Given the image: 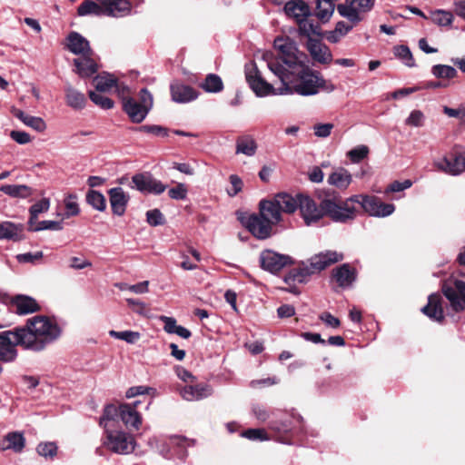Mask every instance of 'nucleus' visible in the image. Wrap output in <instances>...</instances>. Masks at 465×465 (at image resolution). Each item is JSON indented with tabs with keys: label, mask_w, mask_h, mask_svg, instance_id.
<instances>
[{
	"label": "nucleus",
	"mask_w": 465,
	"mask_h": 465,
	"mask_svg": "<svg viewBox=\"0 0 465 465\" xmlns=\"http://www.w3.org/2000/svg\"><path fill=\"white\" fill-rule=\"evenodd\" d=\"M262 59L266 63L268 69L279 78L281 86L275 88L262 77L254 64H248L245 65L246 81L250 88L259 97L292 94L312 96L320 92L331 93L336 89L331 81L326 80L321 73L310 68L306 62L302 64L299 68L286 73L270 51L262 52Z\"/></svg>",
	"instance_id": "1"
},
{
	"label": "nucleus",
	"mask_w": 465,
	"mask_h": 465,
	"mask_svg": "<svg viewBox=\"0 0 465 465\" xmlns=\"http://www.w3.org/2000/svg\"><path fill=\"white\" fill-rule=\"evenodd\" d=\"M354 203H359L364 212L371 216L387 217L393 213L395 206L392 203H384L373 195L357 194L351 197Z\"/></svg>",
	"instance_id": "7"
},
{
	"label": "nucleus",
	"mask_w": 465,
	"mask_h": 465,
	"mask_svg": "<svg viewBox=\"0 0 465 465\" xmlns=\"http://www.w3.org/2000/svg\"><path fill=\"white\" fill-rule=\"evenodd\" d=\"M440 302V295L430 294L428 299V304L421 309L422 312L436 322H441L444 318V313Z\"/></svg>",
	"instance_id": "26"
},
{
	"label": "nucleus",
	"mask_w": 465,
	"mask_h": 465,
	"mask_svg": "<svg viewBox=\"0 0 465 465\" xmlns=\"http://www.w3.org/2000/svg\"><path fill=\"white\" fill-rule=\"evenodd\" d=\"M200 86L206 93H219L223 89V83L222 78L215 74H209L206 75L204 81Z\"/></svg>",
	"instance_id": "40"
},
{
	"label": "nucleus",
	"mask_w": 465,
	"mask_h": 465,
	"mask_svg": "<svg viewBox=\"0 0 465 465\" xmlns=\"http://www.w3.org/2000/svg\"><path fill=\"white\" fill-rule=\"evenodd\" d=\"M341 260H343V254L341 252H337L335 251H326L320 252L309 260L308 265L303 264V266L301 267L296 272H291L289 277L286 278V282L288 279L292 278L293 281L302 282L305 277L316 272H320L331 264L338 262Z\"/></svg>",
	"instance_id": "4"
},
{
	"label": "nucleus",
	"mask_w": 465,
	"mask_h": 465,
	"mask_svg": "<svg viewBox=\"0 0 465 465\" xmlns=\"http://www.w3.org/2000/svg\"><path fill=\"white\" fill-rule=\"evenodd\" d=\"M119 416L126 427L138 430L142 424V417L135 410V406L122 404L119 406Z\"/></svg>",
	"instance_id": "23"
},
{
	"label": "nucleus",
	"mask_w": 465,
	"mask_h": 465,
	"mask_svg": "<svg viewBox=\"0 0 465 465\" xmlns=\"http://www.w3.org/2000/svg\"><path fill=\"white\" fill-rule=\"evenodd\" d=\"M93 83L97 92L104 93L110 91L116 84V79L112 74H103L95 76Z\"/></svg>",
	"instance_id": "39"
},
{
	"label": "nucleus",
	"mask_w": 465,
	"mask_h": 465,
	"mask_svg": "<svg viewBox=\"0 0 465 465\" xmlns=\"http://www.w3.org/2000/svg\"><path fill=\"white\" fill-rule=\"evenodd\" d=\"M23 336L20 329L0 332V360L11 361L16 357V345L24 347Z\"/></svg>",
	"instance_id": "9"
},
{
	"label": "nucleus",
	"mask_w": 465,
	"mask_h": 465,
	"mask_svg": "<svg viewBox=\"0 0 465 465\" xmlns=\"http://www.w3.org/2000/svg\"><path fill=\"white\" fill-rule=\"evenodd\" d=\"M292 262V260L290 256L278 253L272 250H264L260 254L261 267L272 273L280 272Z\"/></svg>",
	"instance_id": "13"
},
{
	"label": "nucleus",
	"mask_w": 465,
	"mask_h": 465,
	"mask_svg": "<svg viewBox=\"0 0 465 465\" xmlns=\"http://www.w3.org/2000/svg\"><path fill=\"white\" fill-rule=\"evenodd\" d=\"M67 48L77 55L93 54L88 40L76 32H72L67 36Z\"/></svg>",
	"instance_id": "21"
},
{
	"label": "nucleus",
	"mask_w": 465,
	"mask_h": 465,
	"mask_svg": "<svg viewBox=\"0 0 465 465\" xmlns=\"http://www.w3.org/2000/svg\"><path fill=\"white\" fill-rule=\"evenodd\" d=\"M229 180L232 188L227 189V193L232 197L242 191L243 183L242 179L236 174H231Z\"/></svg>",
	"instance_id": "59"
},
{
	"label": "nucleus",
	"mask_w": 465,
	"mask_h": 465,
	"mask_svg": "<svg viewBox=\"0 0 465 465\" xmlns=\"http://www.w3.org/2000/svg\"><path fill=\"white\" fill-rule=\"evenodd\" d=\"M369 153V149L365 145L357 146L348 152V157L353 163H359L364 159Z\"/></svg>",
	"instance_id": "54"
},
{
	"label": "nucleus",
	"mask_w": 465,
	"mask_h": 465,
	"mask_svg": "<svg viewBox=\"0 0 465 465\" xmlns=\"http://www.w3.org/2000/svg\"><path fill=\"white\" fill-rule=\"evenodd\" d=\"M431 73L437 78L452 79L457 75L454 67L446 64H436L432 66Z\"/></svg>",
	"instance_id": "45"
},
{
	"label": "nucleus",
	"mask_w": 465,
	"mask_h": 465,
	"mask_svg": "<svg viewBox=\"0 0 465 465\" xmlns=\"http://www.w3.org/2000/svg\"><path fill=\"white\" fill-rule=\"evenodd\" d=\"M299 208L306 225L310 226L319 222L325 216V209L322 207V201L320 205L307 195H299Z\"/></svg>",
	"instance_id": "11"
},
{
	"label": "nucleus",
	"mask_w": 465,
	"mask_h": 465,
	"mask_svg": "<svg viewBox=\"0 0 465 465\" xmlns=\"http://www.w3.org/2000/svg\"><path fill=\"white\" fill-rule=\"evenodd\" d=\"M146 221L152 226H158L164 223V218L158 209H153L146 213Z\"/></svg>",
	"instance_id": "56"
},
{
	"label": "nucleus",
	"mask_w": 465,
	"mask_h": 465,
	"mask_svg": "<svg viewBox=\"0 0 465 465\" xmlns=\"http://www.w3.org/2000/svg\"><path fill=\"white\" fill-rule=\"evenodd\" d=\"M76 199H77V197L74 194H69L64 199V206L66 209V212L64 213V218L75 216L79 213L80 209H79L78 203L76 202Z\"/></svg>",
	"instance_id": "48"
},
{
	"label": "nucleus",
	"mask_w": 465,
	"mask_h": 465,
	"mask_svg": "<svg viewBox=\"0 0 465 465\" xmlns=\"http://www.w3.org/2000/svg\"><path fill=\"white\" fill-rule=\"evenodd\" d=\"M333 127L334 125L331 123L315 124L313 127L314 134L315 136L321 138L328 137L331 134Z\"/></svg>",
	"instance_id": "60"
},
{
	"label": "nucleus",
	"mask_w": 465,
	"mask_h": 465,
	"mask_svg": "<svg viewBox=\"0 0 465 465\" xmlns=\"http://www.w3.org/2000/svg\"><path fill=\"white\" fill-rule=\"evenodd\" d=\"M170 198L173 200H183L187 196V188L183 183H178L168 191Z\"/></svg>",
	"instance_id": "58"
},
{
	"label": "nucleus",
	"mask_w": 465,
	"mask_h": 465,
	"mask_svg": "<svg viewBox=\"0 0 465 465\" xmlns=\"http://www.w3.org/2000/svg\"><path fill=\"white\" fill-rule=\"evenodd\" d=\"M244 224L249 232L257 239L264 240L272 235L273 225L261 214L249 216Z\"/></svg>",
	"instance_id": "14"
},
{
	"label": "nucleus",
	"mask_w": 465,
	"mask_h": 465,
	"mask_svg": "<svg viewBox=\"0 0 465 465\" xmlns=\"http://www.w3.org/2000/svg\"><path fill=\"white\" fill-rule=\"evenodd\" d=\"M256 149V143L251 137H242L237 140L236 153H242L247 156H252L254 155Z\"/></svg>",
	"instance_id": "41"
},
{
	"label": "nucleus",
	"mask_w": 465,
	"mask_h": 465,
	"mask_svg": "<svg viewBox=\"0 0 465 465\" xmlns=\"http://www.w3.org/2000/svg\"><path fill=\"white\" fill-rule=\"evenodd\" d=\"M193 443L194 441L193 440L181 436H172L169 438V444L173 449H176L177 455L180 458H183L185 456L186 448L193 445Z\"/></svg>",
	"instance_id": "42"
},
{
	"label": "nucleus",
	"mask_w": 465,
	"mask_h": 465,
	"mask_svg": "<svg viewBox=\"0 0 465 465\" xmlns=\"http://www.w3.org/2000/svg\"><path fill=\"white\" fill-rule=\"evenodd\" d=\"M212 387L204 383L186 385L180 390L181 396L189 401H200L212 395Z\"/></svg>",
	"instance_id": "20"
},
{
	"label": "nucleus",
	"mask_w": 465,
	"mask_h": 465,
	"mask_svg": "<svg viewBox=\"0 0 465 465\" xmlns=\"http://www.w3.org/2000/svg\"><path fill=\"white\" fill-rule=\"evenodd\" d=\"M429 19L438 26H450L454 20V15L450 11L436 9L430 13Z\"/></svg>",
	"instance_id": "38"
},
{
	"label": "nucleus",
	"mask_w": 465,
	"mask_h": 465,
	"mask_svg": "<svg viewBox=\"0 0 465 465\" xmlns=\"http://www.w3.org/2000/svg\"><path fill=\"white\" fill-rule=\"evenodd\" d=\"M334 278L340 286L346 287L355 280V272L347 263L342 264L334 271Z\"/></svg>",
	"instance_id": "35"
},
{
	"label": "nucleus",
	"mask_w": 465,
	"mask_h": 465,
	"mask_svg": "<svg viewBox=\"0 0 465 465\" xmlns=\"http://www.w3.org/2000/svg\"><path fill=\"white\" fill-rule=\"evenodd\" d=\"M5 445L2 446L3 450H13L15 452H20L25 447V439L20 432H10L3 440Z\"/></svg>",
	"instance_id": "36"
},
{
	"label": "nucleus",
	"mask_w": 465,
	"mask_h": 465,
	"mask_svg": "<svg viewBox=\"0 0 465 465\" xmlns=\"http://www.w3.org/2000/svg\"><path fill=\"white\" fill-rule=\"evenodd\" d=\"M86 202L95 210L103 212L106 208L104 196L98 191L91 190L86 194Z\"/></svg>",
	"instance_id": "43"
},
{
	"label": "nucleus",
	"mask_w": 465,
	"mask_h": 465,
	"mask_svg": "<svg viewBox=\"0 0 465 465\" xmlns=\"http://www.w3.org/2000/svg\"><path fill=\"white\" fill-rule=\"evenodd\" d=\"M170 89L172 99L175 103H189L198 97V93L193 87L180 82L173 83Z\"/></svg>",
	"instance_id": "18"
},
{
	"label": "nucleus",
	"mask_w": 465,
	"mask_h": 465,
	"mask_svg": "<svg viewBox=\"0 0 465 465\" xmlns=\"http://www.w3.org/2000/svg\"><path fill=\"white\" fill-rule=\"evenodd\" d=\"M24 238V225L11 222H3L0 224V239L21 241Z\"/></svg>",
	"instance_id": "27"
},
{
	"label": "nucleus",
	"mask_w": 465,
	"mask_h": 465,
	"mask_svg": "<svg viewBox=\"0 0 465 465\" xmlns=\"http://www.w3.org/2000/svg\"><path fill=\"white\" fill-rule=\"evenodd\" d=\"M19 329L24 348L35 351L44 350L61 334L58 324L45 316H35L27 321L25 327Z\"/></svg>",
	"instance_id": "2"
},
{
	"label": "nucleus",
	"mask_w": 465,
	"mask_h": 465,
	"mask_svg": "<svg viewBox=\"0 0 465 465\" xmlns=\"http://www.w3.org/2000/svg\"><path fill=\"white\" fill-rule=\"evenodd\" d=\"M119 415V407L108 405L104 408V414L100 419V425L108 430V422L114 420Z\"/></svg>",
	"instance_id": "50"
},
{
	"label": "nucleus",
	"mask_w": 465,
	"mask_h": 465,
	"mask_svg": "<svg viewBox=\"0 0 465 465\" xmlns=\"http://www.w3.org/2000/svg\"><path fill=\"white\" fill-rule=\"evenodd\" d=\"M319 319L323 322L327 326L331 328H338L341 324V322L338 318L331 315L330 312H324L320 314Z\"/></svg>",
	"instance_id": "62"
},
{
	"label": "nucleus",
	"mask_w": 465,
	"mask_h": 465,
	"mask_svg": "<svg viewBox=\"0 0 465 465\" xmlns=\"http://www.w3.org/2000/svg\"><path fill=\"white\" fill-rule=\"evenodd\" d=\"M15 305L19 314L32 313L39 309L35 300L28 296H17L15 300Z\"/></svg>",
	"instance_id": "37"
},
{
	"label": "nucleus",
	"mask_w": 465,
	"mask_h": 465,
	"mask_svg": "<svg viewBox=\"0 0 465 465\" xmlns=\"http://www.w3.org/2000/svg\"><path fill=\"white\" fill-rule=\"evenodd\" d=\"M107 6V15L114 17L124 16L131 12L130 0H97Z\"/></svg>",
	"instance_id": "24"
},
{
	"label": "nucleus",
	"mask_w": 465,
	"mask_h": 465,
	"mask_svg": "<svg viewBox=\"0 0 465 465\" xmlns=\"http://www.w3.org/2000/svg\"><path fill=\"white\" fill-rule=\"evenodd\" d=\"M273 199L281 211L284 213H292L299 206V195L295 198L289 193H281L275 195Z\"/></svg>",
	"instance_id": "32"
},
{
	"label": "nucleus",
	"mask_w": 465,
	"mask_h": 465,
	"mask_svg": "<svg viewBox=\"0 0 465 465\" xmlns=\"http://www.w3.org/2000/svg\"><path fill=\"white\" fill-rule=\"evenodd\" d=\"M77 14L80 16L95 15L102 16L107 15V6L101 3H96L93 0H84L77 8Z\"/></svg>",
	"instance_id": "29"
},
{
	"label": "nucleus",
	"mask_w": 465,
	"mask_h": 465,
	"mask_svg": "<svg viewBox=\"0 0 465 465\" xmlns=\"http://www.w3.org/2000/svg\"><path fill=\"white\" fill-rule=\"evenodd\" d=\"M37 452L43 457L53 458L56 455L57 446L54 442H44L37 446Z\"/></svg>",
	"instance_id": "53"
},
{
	"label": "nucleus",
	"mask_w": 465,
	"mask_h": 465,
	"mask_svg": "<svg viewBox=\"0 0 465 465\" xmlns=\"http://www.w3.org/2000/svg\"><path fill=\"white\" fill-rule=\"evenodd\" d=\"M108 194L113 213L117 216L124 215L129 202L128 194L121 187L110 189Z\"/></svg>",
	"instance_id": "17"
},
{
	"label": "nucleus",
	"mask_w": 465,
	"mask_h": 465,
	"mask_svg": "<svg viewBox=\"0 0 465 465\" xmlns=\"http://www.w3.org/2000/svg\"><path fill=\"white\" fill-rule=\"evenodd\" d=\"M273 47L278 53L276 56L278 63L284 68L286 73L294 68H299L302 64L306 62V54L300 52L294 40L289 36H279L274 39Z\"/></svg>",
	"instance_id": "3"
},
{
	"label": "nucleus",
	"mask_w": 465,
	"mask_h": 465,
	"mask_svg": "<svg viewBox=\"0 0 465 465\" xmlns=\"http://www.w3.org/2000/svg\"><path fill=\"white\" fill-rule=\"evenodd\" d=\"M425 123V115L420 110H413L405 120V124L411 127H421Z\"/></svg>",
	"instance_id": "49"
},
{
	"label": "nucleus",
	"mask_w": 465,
	"mask_h": 465,
	"mask_svg": "<svg viewBox=\"0 0 465 465\" xmlns=\"http://www.w3.org/2000/svg\"><path fill=\"white\" fill-rule=\"evenodd\" d=\"M109 335L113 338L124 341L129 344L135 343L141 338L140 332L134 331H116L111 330V331H109Z\"/></svg>",
	"instance_id": "46"
},
{
	"label": "nucleus",
	"mask_w": 465,
	"mask_h": 465,
	"mask_svg": "<svg viewBox=\"0 0 465 465\" xmlns=\"http://www.w3.org/2000/svg\"><path fill=\"white\" fill-rule=\"evenodd\" d=\"M282 211L273 200H262L260 203V214L272 225L277 224L282 219Z\"/></svg>",
	"instance_id": "25"
},
{
	"label": "nucleus",
	"mask_w": 465,
	"mask_h": 465,
	"mask_svg": "<svg viewBox=\"0 0 465 465\" xmlns=\"http://www.w3.org/2000/svg\"><path fill=\"white\" fill-rule=\"evenodd\" d=\"M89 97L91 101L103 109H111L114 107V103L112 99L103 95L100 92L90 91Z\"/></svg>",
	"instance_id": "47"
},
{
	"label": "nucleus",
	"mask_w": 465,
	"mask_h": 465,
	"mask_svg": "<svg viewBox=\"0 0 465 465\" xmlns=\"http://www.w3.org/2000/svg\"><path fill=\"white\" fill-rule=\"evenodd\" d=\"M412 183L410 180H405L403 182H398L395 181L392 183L390 184L388 189L386 190V193H398L401 192L405 189H408L411 186Z\"/></svg>",
	"instance_id": "63"
},
{
	"label": "nucleus",
	"mask_w": 465,
	"mask_h": 465,
	"mask_svg": "<svg viewBox=\"0 0 465 465\" xmlns=\"http://www.w3.org/2000/svg\"><path fill=\"white\" fill-rule=\"evenodd\" d=\"M394 55L400 59L406 66L413 67L415 61L410 48L406 45H398L393 48Z\"/></svg>",
	"instance_id": "44"
},
{
	"label": "nucleus",
	"mask_w": 465,
	"mask_h": 465,
	"mask_svg": "<svg viewBox=\"0 0 465 465\" xmlns=\"http://www.w3.org/2000/svg\"><path fill=\"white\" fill-rule=\"evenodd\" d=\"M337 11L340 15L346 18L353 25H358L362 20L361 13L355 8L350 0H345L344 3L339 4L337 5Z\"/></svg>",
	"instance_id": "30"
},
{
	"label": "nucleus",
	"mask_w": 465,
	"mask_h": 465,
	"mask_svg": "<svg viewBox=\"0 0 465 465\" xmlns=\"http://www.w3.org/2000/svg\"><path fill=\"white\" fill-rule=\"evenodd\" d=\"M285 15L293 18L296 22L303 18H308L311 15V9L304 0H290L283 6Z\"/></svg>",
	"instance_id": "19"
},
{
	"label": "nucleus",
	"mask_w": 465,
	"mask_h": 465,
	"mask_svg": "<svg viewBox=\"0 0 465 465\" xmlns=\"http://www.w3.org/2000/svg\"><path fill=\"white\" fill-rule=\"evenodd\" d=\"M297 23L301 35L310 36L317 33V26L312 22L309 21L308 18L301 19L297 21Z\"/></svg>",
	"instance_id": "55"
},
{
	"label": "nucleus",
	"mask_w": 465,
	"mask_h": 465,
	"mask_svg": "<svg viewBox=\"0 0 465 465\" xmlns=\"http://www.w3.org/2000/svg\"><path fill=\"white\" fill-rule=\"evenodd\" d=\"M92 263L87 260L81 257H72L70 259V268L74 270H82L90 267Z\"/></svg>",
	"instance_id": "64"
},
{
	"label": "nucleus",
	"mask_w": 465,
	"mask_h": 465,
	"mask_svg": "<svg viewBox=\"0 0 465 465\" xmlns=\"http://www.w3.org/2000/svg\"><path fill=\"white\" fill-rule=\"evenodd\" d=\"M327 182L340 190H345L351 183L352 176L348 170L338 168L329 175Z\"/></svg>",
	"instance_id": "28"
},
{
	"label": "nucleus",
	"mask_w": 465,
	"mask_h": 465,
	"mask_svg": "<svg viewBox=\"0 0 465 465\" xmlns=\"http://www.w3.org/2000/svg\"><path fill=\"white\" fill-rule=\"evenodd\" d=\"M13 114L25 125L31 127L32 129L37 132H44L46 129V124L41 117L26 114L19 109H14Z\"/></svg>",
	"instance_id": "31"
},
{
	"label": "nucleus",
	"mask_w": 465,
	"mask_h": 465,
	"mask_svg": "<svg viewBox=\"0 0 465 465\" xmlns=\"http://www.w3.org/2000/svg\"><path fill=\"white\" fill-rule=\"evenodd\" d=\"M0 191L13 198L25 199L33 194V189L25 184H4Z\"/></svg>",
	"instance_id": "33"
},
{
	"label": "nucleus",
	"mask_w": 465,
	"mask_h": 465,
	"mask_svg": "<svg viewBox=\"0 0 465 465\" xmlns=\"http://www.w3.org/2000/svg\"><path fill=\"white\" fill-rule=\"evenodd\" d=\"M153 106V96L143 88L140 92V101L128 98L123 105L124 111L134 123H141L144 120Z\"/></svg>",
	"instance_id": "6"
},
{
	"label": "nucleus",
	"mask_w": 465,
	"mask_h": 465,
	"mask_svg": "<svg viewBox=\"0 0 465 465\" xmlns=\"http://www.w3.org/2000/svg\"><path fill=\"white\" fill-rule=\"evenodd\" d=\"M350 1L353 4L355 8L361 14L369 12L374 5V0H350Z\"/></svg>",
	"instance_id": "61"
},
{
	"label": "nucleus",
	"mask_w": 465,
	"mask_h": 465,
	"mask_svg": "<svg viewBox=\"0 0 465 465\" xmlns=\"http://www.w3.org/2000/svg\"><path fill=\"white\" fill-rule=\"evenodd\" d=\"M106 440L104 445L112 451L117 454H129L135 447V441L130 434L120 430L106 431Z\"/></svg>",
	"instance_id": "8"
},
{
	"label": "nucleus",
	"mask_w": 465,
	"mask_h": 465,
	"mask_svg": "<svg viewBox=\"0 0 465 465\" xmlns=\"http://www.w3.org/2000/svg\"><path fill=\"white\" fill-rule=\"evenodd\" d=\"M434 164L440 171L447 174L460 175L465 172V154H456L453 159L444 157L435 162Z\"/></svg>",
	"instance_id": "15"
},
{
	"label": "nucleus",
	"mask_w": 465,
	"mask_h": 465,
	"mask_svg": "<svg viewBox=\"0 0 465 465\" xmlns=\"http://www.w3.org/2000/svg\"><path fill=\"white\" fill-rule=\"evenodd\" d=\"M66 104L76 110L83 109L86 103L84 94L68 84L65 87Z\"/></svg>",
	"instance_id": "34"
},
{
	"label": "nucleus",
	"mask_w": 465,
	"mask_h": 465,
	"mask_svg": "<svg viewBox=\"0 0 465 465\" xmlns=\"http://www.w3.org/2000/svg\"><path fill=\"white\" fill-rule=\"evenodd\" d=\"M92 54L82 55L74 59L75 73L83 78L90 77L98 70V65L91 57Z\"/></svg>",
	"instance_id": "22"
},
{
	"label": "nucleus",
	"mask_w": 465,
	"mask_h": 465,
	"mask_svg": "<svg viewBox=\"0 0 465 465\" xmlns=\"http://www.w3.org/2000/svg\"><path fill=\"white\" fill-rule=\"evenodd\" d=\"M242 437L251 440H268L269 437L263 429H249L241 434Z\"/></svg>",
	"instance_id": "52"
},
{
	"label": "nucleus",
	"mask_w": 465,
	"mask_h": 465,
	"mask_svg": "<svg viewBox=\"0 0 465 465\" xmlns=\"http://www.w3.org/2000/svg\"><path fill=\"white\" fill-rule=\"evenodd\" d=\"M50 208V200L48 198H43L40 201L34 203L29 208V213L33 214V218H38V215L42 213H45Z\"/></svg>",
	"instance_id": "51"
},
{
	"label": "nucleus",
	"mask_w": 465,
	"mask_h": 465,
	"mask_svg": "<svg viewBox=\"0 0 465 465\" xmlns=\"http://www.w3.org/2000/svg\"><path fill=\"white\" fill-rule=\"evenodd\" d=\"M307 49L312 59L320 64H327L332 60L330 48L317 39L309 38Z\"/></svg>",
	"instance_id": "16"
},
{
	"label": "nucleus",
	"mask_w": 465,
	"mask_h": 465,
	"mask_svg": "<svg viewBox=\"0 0 465 465\" xmlns=\"http://www.w3.org/2000/svg\"><path fill=\"white\" fill-rule=\"evenodd\" d=\"M62 229H63V225L60 222L42 221V222H39L35 228H32V231H35V232L43 231V230L61 231Z\"/></svg>",
	"instance_id": "57"
},
{
	"label": "nucleus",
	"mask_w": 465,
	"mask_h": 465,
	"mask_svg": "<svg viewBox=\"0 0 465 465\" xmlns=\"http://www.w3.org/2000/svg\"><path fill=\"white\" fill-rule=\"evenodd\" d=\"M442 291L455 312L465 308V282L452 279L443 284Z\"/></svg>",
	"instance_id": "10"
},
{
	"label": "nucleus",
	"mask_w": 465,
	"mask_h": 465,
	"mask_svg": "<svg viewBox=\"0 0 465 465\" xmlns=\"http://www.w3.org/2000/svg\"><path fill=\"white\" fill-rule=\"evenodd\" d=\"M322 207L325 209V215L335 223H345L356 217V208L351 197L343 202H339L336 197L325 198L322 200Z\"/></svg>",
	"instance_id": "5"
},
{
	"label": "nucleus",
	"mask_w": 465,
	"mask_h": 465,
	"mask_svg": "<svg viewBox=\"0 0 465 465\" xmlns=\"http://www.w3.org/2000/svg\"><path fill=\"white\" fill-rule=\"evenodd\" d=\"M132 188L136 189L142 193L160 194L163 193L166 186L159 180L153 178L148 173H136L132 177Z\"/></svg>",
	"instance_id": "12"
}]
</instances>
